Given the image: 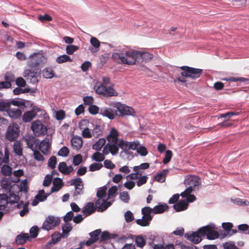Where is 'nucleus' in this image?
I'll list each match as a JSON object with an SVG mask.
<instances>
[{
  "label": "nucleus",
  "mask_w": 249,
  "mask_h": 249,
  "mask_svg": "<svg viewBox=\"0 0 249 249\" xmlns=\"http://www.w3.org/2000/svg\"><path fill=\"white\" fill-rule=\"evenodd\" d=\"M107 143L104 146L103 153L97 152L92 156V159L96 161L101 162L104 160V155L109 153L112 155H116L119 151V147L124 150L134 149L138 144V142H128L121 139H118V132L114 128H112L107 136Z\"/></svg>",
  "instance_id": "obj_1"
},
{
  "label": "nucleus",
  "mask_w": 249,
  "mask_h": 249,
  "mask_svg": "<svg viewBox=\"0 0 249 249\" xmlns=\"http://www.w3.org/2000/svg\"><path fill=\"white\" fill-rule=\"evenodd\" d=\"M107 188L104 186L100 188L97 192L98 199L95 202V205L98 212H103L109 207L114 200V197L118 190L116 186H113L108 191L106 194Z\"/></svg>",
  "instance_id": "obj_2"
},
{
  "label": "nucleus",
  "mask_w": 249,
  "mask_h": 249,
  "mask_svg": "<svg viewBox=\"0 0 249 249\" xmlns=\"http://www.w3.org/2000/svg\"><path fill=\"white\" fill-rule=\"evenodd\" d=\"M137 50L134 49L118 50L113 52L111 57L119 64L132 66L137 63Z\"/></svg>",
  "instance_id": "obj_3"
},
{
  "label": "nucleus",
  "mask_w": 249,
  "mask_h": 249,
  "mask_svg": "<svg viewBox=\"0 0 249 249\" xmlns=\"http://www.w3.org/2000/svg\"><path fill=\"white\" fill-rule=\"evenodd\" d=\"M184 183L186 185H188V187L182 193L180 196L182 197H186V200L188 202H192L196 200V197L191 193L196 189L198 188L200 185V181L198 178L195 176H187L185 177Z\"/></svg>",
  "instance_id": "obj_4"
},
{
  "label": "nucleus",
  "mask_w": 249,
  "mask_h": 249,
  "mask_svg": "<svg viewBox=\"0 0 249 249\" xmlns=\"http://www.w3.org/2000/svg\"><path fill=\"white\" fill-rule=\"evenodd\" d=\"M47 62V57L46 55L41 53H34L29 56L27 65L31 69L36 70L43 66Z\"/></svg>",
  "instance_id": "obj_5"
},
{
  "label": "nucleus",
  "mask_w": 249,
  "mask_h": 249,
  "mask_svg": "<svg viewBox=\"0 0 249 249\" xmlns=\"http://www.w3.org/2000/svg\"><path fill=\"white\" fill-rule=\"evenodd\" d=\"M96 92L105 96H117V92L111 86H107L101 83H97L94 86Z\"/></svg>",
  "instance_id": "obj_6"
},
{
  "label": "nucleus",
  "mask_w": 249,
  "mask_h": 249,
  "mask_svg": "<svg viewBox=\"0 0 249 249\" xmlns=\"http://www.w3.org/2000/svg\"><path fill=\"white\" fill-rule=\"evenodd\" d=\"M40 112L39 117H41V116H43L45 120L49 119V116L44 110L37 107H34L32 110L26 111L23 114L22 116L23 122L25 123L30 122L35 118L37 112Z\"/></svg>",
  "instance_id": "obj_7"
},
{
  "label": "nucleus",
  "mask_w": 249,
  "mask_h": 249,
  "mask_svg": "<svg viewBox=\"0 0 249 249\" xmlns=\"http://www.w3.org/2000/svg\"><path fill=\"white\" fill-rule=\"evenodd\" d=\"M215 225L213 224L201 227L199 229V231L203 236H207V238L210 240L216 239L219 236L218 232L215 230Z\"/></svg>",
  "instance_id": "obj_8"
},
{
  "label": "nucleus",
  "mask_w": 249,
  "mask_h": 249,
  "mask_svg": "<svg viewBox=\"0 0 249 249\" xmlns=\"http://www.w3.org/2000/svg\"><path fill=\"white\" fill-rule=\"evenodd\" d=\"M31 128L34 134L36 137L44 136L48 130L47 126L39 120L33 121L31 124Z\"/></svg>",
  "instance_id": "obj_9"
},
{
  "label": "nucleus",
  "mask_w": 249,
  "mask_h": 249,
  "mask_svg": "<svg viewBox=\"0 0 249 249\" xmlns=\"http://www.w3.org/2000/svg\"><path fill=\"white\" fill-rule=\"evenodd\" d=\"M153 212V209L145 207L142 209V213L143 215L142 219H139L136 220L137 223L142 226H147L149 225L150 222L152 219L151 215L152 212Z\"/></svg>",
  "instance_id": "obj_10"
},
{
  "label": "nucleus",
  "mask_w": 249,
  "mask_h": 249,
  "mask_svg": "<svg viewBox=\"0 0 249 249\" xmlns=\"http://www.w3.org/2000/svg\"><path fill=\"white\" fill-rule=\"evenodd\" d=\"M183 71L181 73V75L185 77H190L192 79L197 78L199 77L202 72V70L193 68L187 66L180 67Z\"/></svg>",
  "instance_id": "obj_11"
},
{
  "label": "nucleus",
  "mask_w": 249,
  "mask_h": 249,
  "mask_svg": "<svg viewBox=\"0 0 249 249\" xmlns=\"http://www.w3.org/2000/svg\"><path fill=\"white\" fill-rule=\"evenodd\" d=\"M19 132V129L18 124L16 123H12L7 128L6 134V138L10 141H14L18 137Z\"/></svg>",
  "instance_id": "obj_12"
},
{
  "label": "nucleus",
  "mask_w": 249,
  "mask_h": 249,
  "mask_svg": "<svg viewBox=\"0 0 249 249\" xmlns=\"http://www.w3.org/2000/svg\"><path fill=\"white\" fill-rule=\"evenodd\" d=\"M113 106L116 109L117 112L120 113V115H132L134 113V109L124 104L115 103L113 104Z\"/></svg>",
  "instance_id": "obj_13"
},
{
  "label": "nucleus",
  "mask_w": 249,
  "mask_h": 249,
  "mask_svg": "<svg viewBox=\"0 0 249 249\" xmlns=\"http://www.w3.org/2000/svg\"><path fill=\"white\" fill-rule=\"evenodd\" d=\"M59 223L60 220L58 217L49 216L43 222L42 228L47 231H49L58 225Z\"/></svg>",
  "instance_id": "obj_14"
},
{
  "label": "nucleus",
  "mask_w": 249,
  "mask_h": 249,
  "mask_svg": "<svg viewBox=\"0 0 249 249\" xmlns=\"http://www.w3.org/2000/svg\"><path fill=\"white\" fill-rule=\"evenodd\" d=\"M89 122L88 120H83L79 123V128L81 130V135L87 139L91 138L92 136V132L89 129Z\"/></svg>",
  "instance_id": "obj_15"
},
{
  "label": "nucleus",
  "mask_w": 249,
  "mask_h": 249,
  "mask_svg": "<svg viewBox=\"0 0 249 249\" xmlns=\"http://www.w3.org/2000/svg\"><path fill=\"white\" fill-rule=\"evenodd\" d=\"M99 114L110 120H113L118 115L117 110L109 107H103L100 109Z\"/></svg>",
  "instance_id": "obj_16"
},
{
  "label": "nucleus",
  "mask_w": 249,
  "mask_h": 249,
  "mask_svg": "<svg viewBox=\"0 0 249 249\" xmlns=\"http://www.w3.org/2000/svg\"><path fill=\"white\" fill-rule=\"evenodd\" d=\"M13 186L14 181L12 180L11 178H3L1 181V187L5 192H15V188H13Z\"/></svg>",
  "instance_id": "obj_17"
},
{
  "label": "nucleus",
  "mask_w": 249,
  "mask_h": 249,
  "mask_svg": "<svg viewBox=\"0 0 249 249\" xmlns=\"http://www.w3.org/2000/svg\"><path fill=\"white\" fill-rule=\"evenodd\" d=\"M33 69H26L23 73V76L30 83L36 84L38 82L37 72L32 71Z\"/></svg>",
  "instance_id": "obj_18"
},
{
  "label": "nucleus",
  "mask_w": 249,
  "mask_h": 249,
  "mask_svg": "<svg viewBox=\"0 0 249 249\" xmlns=\"http://www.w3.org/2000/svg\"><path fill=\"white\" fill-rule=\"evenodd\" d=\"M203 236V235L199 231V229L197 231L188 232L185 234V237L189 241L195 244H197L199 243L202 239L201 237Z\"/></svg>",
  "instance_id": "obj_19"
},
{
  "label": "nucleus",
  "mask_w": 249,
  "mask_h": 249,
  "mask_svg": "<svg viewBox=\"0 0 249 249\" xmlns=\"http://www.w3.org/2000/svg\"><path fill=\"white\" fill-rule=\"evenodd\" d=\"M137 62H147L153 57L152 54L148 52L139 51L137 50Z\"/></svg>",
  "instance_id": "obj_20"
},
{
  "label": "nucleus",
  "mask_w": 249,
  "mask_h": 249,
  "mask_svg": "<svg viewBox=\"0 0 249 249\" xmlns=\"http://www.w3.org/2000/svg\"><path fill=\"white\" fill-rule=\"evenodd\" d=\"M51 140L50 138H46L40 141L39 143L38 147L39 150L44 154H48L51 148Z\"/></svg>",
  "instance_id": "obj_21"
},
{
  "label": "nucleus",
  "mask_w": 249,
  "mask_h": 249,
  "mask_svg": "<svg viewBox=\"0 0 249 249\" xmlns=\"http://www.w3.org/2000/svg\"><path fill=\"white\" fill-rule=\"evenodd\" d=\"M49 195V194H45L43 190H40L38 194L36 196L35 198L33 199L32 202V205L36 206L39 201L45 200Z\"/></svg>",
  "instance_id": "obj_22"
},
{
  "label": "nucleus",
  "mask_w": 249,
  "mask_h": 249,
  "mask_svg": "<svg viewBox=\"0 0 249 249\" xmlns=\"http://www.w3.org/2000/svg\"><path fill=\"white\" fill-rule=\"evenodd\" d=\"M13 188H15V191L19 193L20 192H27L28 191V184L27 181L26 179L22 180L20 183V186L17 184V183H14Z\"/></svg>",
  "instance_id": "obj_23"
},
{
  "label": "nucleus",
  "mask_w": 249,
  "mask_h": 249,
  "mask_svg": "<svg viewBox=\"0 0 249 249\" xmlns=\"http://www.w3.org/2000/svg\"><path fill=\"white\" fill-rule=\"evenodd\" d=\"M7 113L11 118L16 119L20 117L22 115V111L18 108H11L10 107Z\"/></svg>",
  "instance_id": "obj_24"
},
{
  "label": "nucleus",
  "mask_w": 249,
  "mask_h": 249,
  "mask_svg": "<svg viewBox=\"0 0 249 249\" xmlns=\"http://www.w3.org/2000/svg\"><path fill=\"white\" fill-rule=\"evenodd\" d=\"M90 43L92 45L91 47H89V49L92 53L97 52L100 49V42L99 40L95 37L92 36L90 39Z\"/></svg>",
  "instance_id": "obj_25"
},
{
  "label": "nucleus",
  "mask_w": 249,
  "mask_h": 249,
  "mask_svg": "<svg viewBox=\"0 0 249 249\" xmlns=\"http://www.w3.org/2000/svg\"><path fill=\"white\" fill-rule=\"evenodd\" d=\"M53 186L51 189V193L57 192L60 190L64 185L62 180L58 178H55L53 181Z\"/></svg>",
  "instance_id": "obj_26"
},
{
  "label": "nucleus",
  "mask_w": 249,
  "mask_h": 249,
  "mask_svg": "<svg viewBox=\"0 0 249 249\" xmlns=\"http://www.w3.org/2000/svg\"><path fill=\"white\" fill-rule=\"evenodd\" d=\"M71 144L72 148L75 150H78L83 145V141L81 137L74 136L71 140Z\"/></svg>",
  "instance_id": "obj_27"
},
{
  "label": "nucleus",
  "mask_w": 249,
  "mask_h": 249,
  "mask_svg": "<svg viewBox=\"0 0 249 249\" xmlns=\"http://www.w3.org/2000/svg\"><path fill=\"white\" fill-rule=\"evenodd\" d=\"M59 171L64 174H69L73 171V167L71 166H68L65 162H61L58 165Z\"/></svg>",
  "instance_id": "obj_28"
},
{
  "label": "nucleus",
  "mask_w": 249,
  "mask_h": 249,
  "mask_svg": "<svg viewBox=\"0 0 249 249\" xmlns=\"http://www.w3.org/2000/svg\"><path fill=\"white\" fill-rule=\"evenodd\" d=\"M95 211L94 203L92 202H89L83 208L82 210L83 213L87 216L92 213Z\"/></svg>",
  "instance_id": "obj_29"
},
{
  "label": "nucleus",
  "mask_w": 249,
  "mask_h": 249,
  "mask_svg": "<svg viewBox=\"0 0 249 249\" xmlns=\"http://www.w3.org/2000/svg\"><path fill=\"white\" fill-rule=\"evenodd\" d=\"M29 203L28 202L24 203L23 201H20L17 204V206L18 209H22V210L19 212V214L21 216H24L29 212Z\"/></svg>",
  "instance_id": "obj_30"
},
{
  "label": "nucleus",
  "mask_w": 249,
  "mask_h": 249,
  "mask_svg": "<svg viewBox=\"0 0 249 249\" xmlns=\"http://www.w3.org/2000/svg\"><path fill=\"white\" fill-rule=\"evenodd\" d=\"M188 207V202L185 200H180L174 205V208L177 212L186 210Z\"/></svg>",
  "instance_id": "obj_31"
},
{
  "label": "nucleus",
  "mask_w": 249,
  "mask_h": 249,
  "mask_svg": "<svg viewBox=\"0 0 249 249\" xmlns=\"http://www.w3.org/2000/svg\"><path fill=\"white\" fill-rule=\"evenodd\" d=\"M25 139L28 147L32 150H34L36 148L35 145L36 143L35 137L32 135H29L27 136Z\"/></svg>",
  "instance_id": "obj_32"
},
{
  "label": "nucleus",
  "mask_w": 249,
  "mask_h": 249,
  "mask_svg": "<svg viewBox=\"0 0 249 249\" xmlns=\"http://www.w3.org/2000/svg\"><path fill=\"white\" fill-rule=\"evenodd\" d=\"M22 144L20 141H17L14 143L13 150L15 154L18 156L22 155Z\"/></svg>",
  "instance_id": "obj_33"
},
{
  "label": "nucleus",
  "mask_w": 249,
  "mask_h": 249,
  "mask_svg": "<svg viewBox=\"0 0 249 249\" xmlns=\"http://www.w3.org/2000/svg\"><path fill=\"white\" fill-rule=\"evenodd\" d=\"M106 140L104 138L99 139L96 142H95L92 146L93 150L99 151L106 144Z\"/></svg>",
  "instance_id": "obj_34"
},
{
  "label": "nucleus",
  "mask_w": 249,
  "mask_h": 249,
  "mask_svg": "<svg viewBox=\"0 0 249 249\" xmlns=\"http://www.w3.org/2000/svg\"><path fill=\"white\" fill-rule=\"evenodd\" d=\"M29 238L28 233H22L17 236L16 239V243L18 245H22Z\"/></svg>",
  "instance_id": "obj_35"
},
{
  "label": "nucleus",
  "mask_w": 249,
  "mask_h": 249,
  "mask_svg": "<svg viewBox=\"0 0 249 249\" xmlns=\"http://www.w3.org/2000/svg\"><path fill=\"white\" fill-rule=\"evenodd\" d=\"M168 170L164 169L160 173L158 174L155 177V179L156 181L160 182H163L165 180L166 175L168 172Z\"/></svg>",
  "instance_id": "obj_36"
},
{
  "label": "nucleus",
  "mask_w": 249,
  "mask_h": 249,
  "mask_svg": "<svg viewBox=\"0 0 249 249\" xmlns=\"http://www.w3.org/2000/svg\"><path fill=\"white\" fill-rule=\"evenodd\" d=\"M8 203V196L6 194H0V210H3Z\"/></svg>",
  "instance_id": "obj_37"
},
{
  "label": "nucleus",
  "mask_w": 249,
  "mask_h": 249,
  "mask_svg": "<svg viewBox=\"0 0 249 249\" xmlns=\"http://www.w3.org/2000/svg\"><path fill=\"white\" fill-rule=\"evenodd\" d=\"M55 61L58 64H62L67 62H72V60L68 55L63 54L58 56Z\"/></svg>",
  "instance_id": "obj_38"
},
{
  "label": "nucleus",
  "mask_w": 249,
  "mask_h": 249,
  "mask_svg": "<svg viewBox=\"0 0 249 249\" xmlns=\"http://www.w3.org/2000/svg\"><path fill=\"white\" fill-rule=\"evenodd\" d=\"M168 207V206L165 204L157 205L153 208V213L155 214L162 213Z\"/></svg>",
  "instance_id": "obj_39"
},
{
  "label": "nucleus",
  "mask_w": 249,
  "mask_h": 249,
  "mask_svg": "<svg viewBox=\"0 0 249 249\" xmlns=\"http://www.w3.org/2000/svg\"><path fill=\"white\" fill-rule=\"evenodd\" d=\"M138 142V144L137 145L136 148L134 149V150L136 149L137 152L141 156H145L147 154V151L146 148L143 146H139L140 145V142L138 141L132 142Z\"/></svg>",
  "instance_id": "obj_40"
},
{
  "label": "nucleus",
  "mask_w": 249,
  "mask_h": 249,
  "mask_svg": "<svg viewBox=\"0 0 249 249\" xmlns=\"http://www.w3.org/2000/svg\"><path fill=\"white\" fill-rule=\"evenodd\" d=\"M9 193L10 195L9 196H8L9 203H14L17 202L19 200L18 195H17V193H18L17 192H10Z\"/></svg>",
  "instance_id": "obj_41"
},
{
  "label": "nucleus",
  "mask_w": 249,
  "mask_h": 249,
  "mask_svg": "<svg viewBox=\"0 0 249 249\" xmlns=\"http://www.w3.org/2000/svg\"><path fill=\"white\" fill-rule=\"evenodd\" d=\"M71 184L75 186L76 190L81 191L83 189V185L82 180L80 178H77L71 180Z\"/></svg>",
  "instance_id": "obj_42"
},
{
  "label": "nucleus",
  "mask_w": 249,
  "mask_h": 249,
  "mask_svg": "<svg viewBox=\"0 0 249 249\" xmlns=\"http://www.w3.org/2000/svg\"><path fill=\"white\" fill-rule=\"evenodd\" d=\"M72 227L71 225L68 222L66 223L65 224L62 226L63 237H67Z\"/></svg>",
  "instance_id": "obj_43"
},
{
  "label": "nucleus",
  "mask_w": 249,
  "mask_h": 249,
  "mask_svg": "<svg viewBox=\"0 0 249 249\" xmlns=\"http://www.w3.org/2000/svg\"><path fill=\"white\" fill-rule=\"evenodd\" d=\"M135 240L137 246L139 247L142 248L145 245L146 240L142 235L137 236Z\"/></svg>",
  "instance_id": "obj_44"
},
{
  "label": "nucleus",
  "mask_w": 249,
  "mask_h": 249,
  "mask_svg": "<svg viewBox=\"0 0 249 249\" xmlns=\"http://www.w3.org/2000/svg\"><path fill=\"white\" fill-rule=\"evenodd\" d=\"M43 75L45 78H52L54 76V73L52 69L46 68L43 71Z\"/></svg>",
  "instance_id": "obj_45"
},
{
  "label": "nucleus",
  "mask_w": 249,
  "mask_h": 249,
  "mask_svg": "<svg viewBox=\"0 0 249 249\" xmlns=\"http://www.w3.org/2000/svg\"><path fill=\"white\" fill-rule=\"evenodd\" d=\"M11 103L9 102L0 101V111H6L9 109Z\"/></svg>",
  "instance_id": "obj_46"
},
{
  "label": "nucleus",
  "mask_w": 249,
  "mask_h": 249,
  "mask_svg": "<svg viewBox=\"0 0 249 249\" xmlns=\"http://www.w3.org/2000/svg\"><path fill=\"white\" fill-rule=\"evenodd\" d=\"M92 136L95 138H97L98 137L102 135V131L100 128V126L98 125H96L93 129L92 130Z\"/></svg>",
  "instance_id": "obj_47"
},
{
  "label": "nucleus",
  "mask_w": 249,
  "mask_h": 249,
  "mask_svg": "<svg viewBox=\"0 0 249 249\" xmlns=\"http://www.w3.org/2000/svg\"><path fill=\"white\" fill-rule=\"evenodd\" d=\"M1 172L4 176H9L12 173V168L7 165H4L1 168Z\"/></svg>",
  "instance_id": "obj_48"
},
{
  "label": "nucleus",
  "mask_w": 249,
  "mask_h": 249,
  "mask_svg": "<svg viewBox=\"0 0 249 249\" xmlns=\"http://www.w3.org/2000/svg\"><path fill=\"white\" fill-rule=\"evenodd\" d=\"M231 200L234 203L238 205L248 206L249 205V202L246 199H242L238 198L234 199H232Z\"/></svg>",
  "instance_id": "obj_49"
},
{
  "label": "nucleus",
  "mask_w": 249,
  "mask_h": 249,
  "mask_svg": "<svg viewBox=\"0 0 249 249\" xmlns=\"http://www.w3.org/2000/svg\"><path fill=\"white\" fill-rule=\"evenodd\" d=\"M78 47L74 45H69L66 47V53L71 55L78 49Z\"/></svg>",
  "instance_id": "obj_50"
},
{
  "label": "nucleus",
  "mask_w": 249,
  "mask_h": 249,
  "mask_svg": "<svg viewBox=\"0 0 249 249\" xmlns=\"http://www.w3.org/2000/svg\"><path fill=\"white\" fill-rule=\"evenodd\" d=\"M148 178V177L146 175L138 177V180L137 182V186L140 187L145 184L147 182Z\"/></svg>",
  "instance_id": "obj_51"
},
{
  "label": "nucleus",
  "mask_w": 249,
  "mask_h": 249,
  "mask_svg": "<svg viewBox=\"0 0 249 249\" xmlns=\"http://www.w3.org/2000/svg\"><path fill=\"white\" fill-rule=\"evenodd\" d=\"M70 152L69 149L66 146L62 147L58 152V155L62 157H67Z\"/></svg>",
  "instance_id": "obj_52"
},
{
  "label": "nucleus",
  "mask_w": 249,
  "mask_h": 249,
  "mask_svg": "<svg viewBox=\"0 0 249 249\" xmlns=\"http://www.w3.org/2000/svg\"><path fill=\"white\" fill-rule=\"evenodd\" d=\"M13 175L16 177L13 180L14 183H17L19 180V177L23 175V171L22 170H18L14 171Z\"/></svg>",
  "instance_id": "obj_53"
},
{
  "label": "nucleus",
  "mask_w": 249,
  "mask_h": 249,
  "mask_svg": "<svg viewBox=\"0 0 249 249\" xmlns=\"http://www.w3.org/2000/svg\"><path fill=\"white\" fill-rule=\"evenodd\" d=\"M57 163L56 158L55 156H52L48 160V166L52 169L55 167Z\"/></svg>",
  "instance_id": "obj_54"
},
{
  "label": "nucleus",
  "mask_w": 249,
  "mask_h": 249,
  "mask_svg": "<svg viewBox=\"0 0 249 249\" xmlns=\"http://www.w3.org/2000/svg\"><path fill=\"white\" fill-rule=\"evenodd\" d=\"M63 235H61V234L58 233V232H55L52 235V243L53 244H56L58 241L60 240Z\"/></svg>",
  "instance_id": "obj_55"
},
{
  "label": "nucleus",
  "mask_w": 249,
  "mask_h": 249,
  "mask_svg": "<svg viewBox=\"0 0 249 249\" xmlns=\"http://www.w3.org/2000/svg\"><path fill=\"white\" fill-rule=\"evenodd\" d=\"M103 167L102 163L94 162L89 166V170L90 171H95L100 169Z\"/></svg>",
  "instance_id": "obj_56"
},
{
  "label": "nucleus",
  "mask_w": 249,
  "mask_h": 249,
  "mask_svg": "<svg viewBox=\"0 0 249 249\" xmlns=\"http://www.w3.org/2000/svg\"><path fill=\"white\" fill-rule=\"evenodd\" d=\"M101 231L100 230H96L93 232L90 233V236L91 238H93L95 242L99 239V236L100 235Z\"/></svg>",
  "instance_id": "obj_57"
},
{
  "label": "nucleus",
  "mask_w": 249,
  "mask_h": 249,
  "mask_svg": "<svg viewBox=\"0 0 249 249\" xmlns=\"http://www.w3.org/2000/svg\"><path fill=\"white\" fill-rule=\"evenodd\" d=\"M124 218L126 222H130L134 219L133 214L129 211L126 212L124 213Z\"/></svg>",
  "instance_id": "obj_58"
},
{
  "label": "nucleus",
  "mask_w": 249,
  "mask_h": 249,
  "mask_svg": "<svg viewBox=\"0 0 249 249\" xmlns=\"http://www.w3.org/2000/svg\"><path fill=\"white\" fill-rule=\"evenodd\" d=\"M120 198L123 201L126 203L129 200V196L127 192H123L120 194Z\"/></svg>",
  "instance_id": "obj_59"
},
{
  "label": "nucleus",
  "mask_w": 249,
  "mask_h": 249,
  "mask_svg": "<svg viewBox=\"0 0 249 249\" xmlns=\"http://www.w3.org/2000/svg\"><path fill=\"white\" fill-rule=\"evenodd\" d=\"M82 162V156L80 154H77L73 157V164L74 165H78Z\"/></svg>",
  "instance_id": "obj_60"
},
{
  "label": "nucleus",
  "mask_w": 249,
  "mask_h": 249,
  "mask_svg": "<svg viewBox=\"0 0 249 249\" xmlns=\"http://www.w3.org/2000/svg\"><path fill=\"white\" fill-rule=\"evenodd\" d=\"M172 157V152L170 150H167L165 153V157L163 159V162L165 164L167 163Z\"/></svg>",
  "instance_id": "obj_61"
},
{
  "label": "nucleus",
  "mask_w": 249,
  "mask_h": 249,
  "mask_svg": "<svg viewBox=\"0 0 249 249\" xmlns=\"http://www.w3.org/2000/svg\"><path fill=\"white\" fill-rule=\"evenodd\" d=\"M53 177L52 175H47L46 176L43 184L44 186H49L52 181Z\"/></svg>",
  "instance_id": "obj_62"
},
{
  "label": "nucleus",
  "mask_w": 249,
  "mask_h": 249,
  "mask_svg": "<svg viewBox=\"0 0 249 249\" xmlns=\"http://www.w3.org/2000/svg\"><path fill=\"white\" fill-rule=\"evenodd\" d=\"M224 249H238L235 245L232 242H227L223 244Z\"/></svg>",
  "instance_id": "obj_63"
},
{
  "label": "nucleus",
  "mask_w": 249,
  "mask_h": 249,
  "mask_svg": "<svg viewBox=\"0 0 249 249\" xmlns=\"http://www.w3.org/2000/svg\"><path fill=\"white\" fill-rule=\"evenodd\" d=\"M34 159L38 161H43L44 160L43 156L38 151L35 150L34 152Z\"/></svg>",
  "instance_id": "obj_64"
}]
</instances>
